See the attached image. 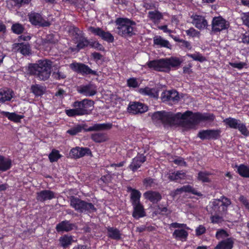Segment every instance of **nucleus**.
Returning a JSON list of instances; mask_svg holds the SVG:
<instances>
[{
	"mask_svg": "<svg viewBox=\"0 0 249 249\" xmlns=\"http://www.w3.org/2000/svg\"><path fill=\"white\" fill-rule=\"evenodd\" d=\"M132 206L133 208L132 216L134 218L138 219L145 216L144 209L141 203L133 205Z\"/></svg>",
	"mask_w": 249,
	"mask_h": 249,
	"instance_id": "cd10ccee",
	"label": "nucleus"
},
{
	"mask_svg": "<svg viewBox=\"0 0 249 249\" xmlns=\"http://www.w3.org/2000/svg\"><path fill=\"white\" fill-rule=\"evenodd\" d=\"M153 42L154 45L159 46L160 47L170 48L171 47L169 42L163 39L160 36H156L154 37Z\"/></svg>",
	"mask_w": 249,
	"mask_h": 249,
	"instance_id": "f704fd0d",
	"label": "nucleus"
},
{
	"mask_svg": "<svg viewBox=\"0 0 249 249\" xmlns=\"http://www.w3.org/2000/svg\"><path fill=\"white\" fill-rule=\"evenodd\" d=\"M53 76L56 80H61L65 79L66 77V75L63 71L58 70L53 72Z\"/></svg>",
	"mask_w": 249,
	"mask_h": 249,
	"instance_id": "8fccbe9b",
	"label": "nucleus"
},
{
	"mask_svg": "<svg viewBox=\"0 0 249 249\" xmlns=\"http://www.w3.org/2000/svg\"><path fill=\"white\" fill-rule=\"evenodd\" d=\"M187 55L191 58H192L195 61H197L200 62H203L204 61H206V58L205 57L203 56L199 52H195L193 54H187Z\"/></svg>",
	"mask_w": 249,
	"mask_h": 249,
	"instance_id": "a18cd8bd",
	"label": "nucleus"
},
{
	"mask_svg": "<svg viewBox=\"0 0 249 249\" xmlns=\"http://www.w3.org/2000/svg\"><path fill=\"white\" fill-rule=\"evenodd\" d=\"M234 240L232 238H228L219 242L214 249H232Z\"/></svg>",
	"mask_w": 249,
	"mask_h": 249,
	"instance_id": "bb28decb",
	"label": "nucleus"
},
{
	"mask_svg": "<svg viewBox=\"0 0 249 249\" xmlns=\"http://www.w3.org/2000/svg\"><path fill=\"white\" fill-rule=\"evenodd\" d=\"M241 18L243 23L246 26L249 27V12L242 14Z\"/></svg>",
	"mask_w": 249,
	"mask_h": 249,
	"instance_id": "bf43d9fd",
	"label": "nucleus"
},
{
	"mask_svg": "<svg viewBox=\"0 0 249 249\" xmlns=\"http://www.w3.org/2000/svg\"><path fill=\"white\" fill-rule=\"evenodd\" d=\"M127 192L130 193V201L132 205L141 203V193L139 190L133 189L131 187H128Z\"/></svg>",
	"mask_w": 249,
	"mask_h": 249,
	"instance_id": "5701e85b",
	"label": "nucleus"
},
{
	"mask_svg": "<svg viewBox=\"0 0 249 249\" xmlns=\"http://www.w3.org/2000/svg\"><path fill=\"white\" fill-rule=\"evenodd\" d=\"M229 236L228 233L224 230L217 231L215 237L217 239H225Z\"/></svg>",
	"mask_w": 249,
	"mask_h": 249,
	"instance_id": "864d4df0",
	"label": "nucleus"
},
{
	"mask_svg": "<svg viewBox=\"0 0 249 249\" xmlns=\"http://www.w3.org/2000/svg\"><path fill=\"white\" fill-rule=\"evenodd\" d=\"M75 227L74 224L71 223L68 220H64L57 224L56 230L58 232H68L73 230Z\"/></svg>",
	"mask_w": 249,
	"mask_h": 249,
	"instance_id": "412c9836",
	"label": "nucleus"
},
{
	"mask_svg": "<svg viewBox=\"0 0 249 249\" xmlns=\"http://www.w3.org/2000/svg\"><path fill=\"white\" fill-rule=\"evenodd\" d=\"M170 227L173 228H184L188 229L189 228L187 227L185 224H180L177 222L172 223L170 224Z\"/></svg>",
	"mask_w": 249,
	"mask_h": 249,
	"instance_id": "e2e57ef3",
	"label": "nucleus"
},
{
	"mask_svg": "<svg viewBox=\"0 0 249 249\" xmlns=\"http://www.w3.org/2000/svg\"><path fill=\"white\" fill-rule=\"evenodd\" d=\"M70 33L72 35L75 43L77 44L76 48L78 50L87 47L89 44V42L84 36V34L76 27H71Z\"/></svg>",
	"mask_w": 249,
	"mask_h": 249,
	"instance_id": "0eeeda50",
	"label": "nucleus"
},
{
	"mask_svg": "<svg viewBox=\"0 0 249 249\" xmlns=\"http://www.w3.org/2000/svg\"><path fill=\"white\" fill-rule=\"evenodd\" d=\"M118 25L117 33L123 36H130L134 34V26L136 25L134 21L127 18H118L116 21Z\"/></svg>",
	"mask_w": 249,
	"mask_h": 249,
	"instance_id": "423d86ee",
	"label": "nucleus"
},
{
	"mask_svg": "<svg viewBox=\"0 0 249 249\" xmlns=\"http://www.w3.org/2000/svg\"><path fill=\"white\" fill-rule=\"evenodd\" d=\"M182 62V60L178 57H171L149 61L147 62L146 65L148 68L155 71L168 72L172 67L179 66Z\"/></svg>",
	"mask_w": 249,
	"mask_h": 249,
	"instance_id": "7ed1b4c3",
	"label": "nucleus"
},
{
	"mask_svg": "<svg viewBox=\"0 0 249 249\" xmlns=\"http://www.w3.org/2000/svg\"><path fill=\"white\" fill-rule=\"evenodd\" d=\"M12 165L11 160L0 155V172H5L9 170Z\"/></svg>",
	"mask_w": 249,
	"mask_h": 249,
	"instance_id": "7c9ffc66",
	"label": "nucleus"
},
{
	"mask_svg": "<svg viewBox=\"0 0 249 249\" xmlns=\"http://www.w3.org/2000/svg\"><path fill=\"white\" fill-rule=\"evenodd\" d=\"M237 171L239 174L244 178H249V166L241 164L237 166Z\"/></svg>",
	"mask_w": 249,
	"mask_h": 249,
	"instance_id": "ea45409f",
	"label": "nucleus"
},
{
	"mask_svg": "<svg viewBox=\"0 0 249 249\" xmlns=\"http://www.w3.org/2000/svg\"><path fill=\"white\" fill-rule=\"evenodd\" d=\"M61 246L64 248L68 247L71 244L73 239L71 236L64 235L59 239Z\"/></svg>",
	"mask_w": 249,
	"mask_h": 249,
	"instance_id": "4c0bfd02",
	"label": "nucleus"
},
{
	"mask_svg": "<svg viewBox=\"0 0 249 249\" xmlns=\"http://www.w3.org/2000/svg\"><path fill=\"white\" fill-rule=\"evenodd\" d=\"M192 23L196 28L198 29H202L206 28L208 25L207 20L202 16L195 15L191 16Z\"/></svg>",
	"mask_w": 249,
	"mask_h": 249,
	"instance_id": "a211bd4d",
	"label": "nucleus"
},
{
	"mask_svg": "<svg viewBox=\"0 0 249 249\" xmlns=\"http://www.w3.org/2000/svg\"><path fill=\"white\" fill-rule=\"evenodd\" d=\"M175 163L179 165H185L186 162L184 161L182 158H178L174 160Z\"/></svg>",
	"mask_w": 249,
	"mask_h": 249,
	"instance_id": "774afa93",
	"label": "nucleus"
},
{
	"mask_svg": "<svg viewBox=\"0 0 249 249\" xmlns=\"http://www.w3.org/2000/svg\"><path fill=\"white\" fill-rule=\"evenodd\" d=\"M70 67L73 71L83 75H96V71L92 70L88 66L82 63H73L70 65Z\"/></svg>",
	"mask_w": 249,
	"mask_h": 249,
	"instance_id": "f8f14e48",
	"label": "nucleus"
},
{
	"mask_svg": "<svg viewBox=\"0 0 249 249\" xmlns=\"http://www.w3.org/2000/svg\"><path fill=\"white\" fill-rule=\"evenodd\" d=\"M54 197V193L53 192L45 190L37 193L36 199L38 201L43 202L47 200H51Z\"/></svg>",
	"mask_w": 249,
	"mask_h": 249,
	"instance_id": "393cba45",
	"label": "nucleus"
},
{
	"mask_svg": "<svg viewBox=\"0 0 249 249\" xmlns=\"http://www.w3.org/2000/svg\"><path fill=\"white\" fill-rule=\"evenodd\" d=\"M143 196L146 199L149 200L153 203H157L162 198L160 194L156 191H148L143 194Z\"/></svg>",
	"mask_w": 249,
	"mask_h": 249,
	"instance_id": "4be33fe9",
	"label": "nucleus"
},
{
	"mask_svg": "<svg viewBox=\"0 0 249 249\" xmlns=\"http://www.w3.org/2000/svg\"><path fill=\"white\" fill-rule=\"evenodd\" d=\"M107 236L111 239L119 240L121 238L120 231L116 228L108 227L107 229Z\"/></svg>",
	"mask_w": 249,
	"mask_h": 249,
	"instance_id": "2f4dec72",
	"label": "nucleus"
},
{
	"mask_svg": "<svg viewBox=\"0 0 249 249\" xmlns=\"http://www.w3.org/2000/svg\"><path fill=\"white\" fill-rule=\"evenodd\" d=\"M188 233L184 229L176 230L173 233L174 238L178 240L186 241Z\"/></svg>",
	"mask_w": 249,
	"mask_h": 249,
	"instance_id": "72a5a7b5",
	"label": "nucleus"
},
{
	"mask_svg": "<svg viewBox=\"0 0 249 249\" xmlns=\"http://www.w3.org/2000/svg\"><path fill=\"white\" fill-rule=\"evenodd\" d=\"M90 137L93 141L97 143L103 142L108 140L107 134L102 132H96L92 133Z\"/></svg>",
	"mask_w": 249,
	"mask_h": 249,
	"instance_id": "473e14b6",
	"label": "nucleus"
},
{
	"mask_svg": "<svg viewBox=\"0 0 249 249\" xmlns=\"http://www.w3.org/2000/svg\"><path fill=\"white\" fill-rule=\"evenodd\" d=\"M127 109L129 113L137 114L146 112L148 108L143 103L138 102H133L129 103Z\"/></svg>",
	"mask_w": 249,
	"mask_h": 249,
	"instance_id": "2eb2a0df",
	"label": "nucleus"
},
{
	"mask_svg": "<svg viewBox=\"0 0 249 249\" xmlns=\"http://www.w3.org/2000/svg\"><path fill=\"white\" fill-rule=\"evenodd\" d=\"M226 214H222L219 213L218 212H215L213 215H212L210 217L211 222L213 224H219L224 221V216Z\"/></svg>",
	"mask_w": 249,
	"mask_h": 249,
	"instance_id": "79ce46f5",
	"label": "nucleus"
},
{
	"mask_svg": "<svg viewBox=\"0 0 249 249\" xmlns=\"http://www.w3.org/2000/svg\"><path fill=\"white\" fill-rule=\"evenodd\" d=\"M90 46L94 48H97L99 50H102L103 48V46L98 42H92L89 43Z\"/></svg>",
	"mask_w": 249,
	"mask_h": 249,
	"instance_id": "69168bd1",
	"label": "nucleus"
},
{
	"mask_svg": "<svg viewBox=\"0 0 249 249\" xmlns=\"http://www.w3.org/2000/svg\"><path fill=\"white\" fill-rule=\"evenodd\" d=\"M89 31L108 42L111 43L114 41V36L109 32H105L100 28L90 26L89 28Z\"/></svg>",
	"mask_w": 249,
	"mask_h": 249,
	"instance_id": "ddd939ff",
	"label": "nucleus"
},
{
	"mask_svg": "<svg viewBox=\"0 0 249 249\" xmlns=\"http://www.w3.org/2000/svg\"><path fill=\"white\" fill-rule=\"evenodd\" d=\"M143 6L146 9H155L156 8V5L155 4L151 2L145 3Z\"/></svg>",
	"mask_w": 249,
	"mask_h": 249,
	"instance_id": "338daca9",
	"label": "nucleus"
},
{
	"mask_svg": "<svg viewBox=\"0 0 249 249\" xmlns=\"http://www.w3.org/2000/svg\"><path fill=\"white\" fill-rule=\"evenodd\" d=\"M231 204V200L222 196L220 198L214 200L213 202V209L215 212H218L222 214H226L227 213L228 207Z\"/></svg>",
	"mask_w": 249,
	"mask_h": 249,
	"instance_id": "1a4fd4ad",
	"label": "nucleus"
},
{
	"mask_svg": "<svg viewBox=\"0 0 249 249\" xmlns=\"http://www.w3.org/2000/svg\"><path fill=\"white\" fill-rule=\"evenodd\" d=\"M138 92L140 94L144 96H148L152 98H158V92L155 88H151L148 87H145L143 88H140L138 89Z\"/></svg>",
	"mask_w": 249,
	"mask_h": 249,
	"instance_id": "c85d7f7f",
	"label": "nucleus"
},
{
	"mask_svg": "<svg viewBox=\"0 0 249 249\" xmlns=\"http://www.w3.org/2000/svg\"><path fill=\"white\" fill-rule=\"evenodd\" d=\"M152 119L154 122L161 123L164 124L180 125L186 129L195 128L201 122H212L215 116L210 113H193L187 111L184 113L173 114L164 111L153 113Z\"/></svg>",
	"mask_w": 249,
	"mask_h": 249,
	"instance_id": "f257e3e1",
	"label": "nucleus"
},
{
	"mask_svg": "<svg viewBox=\"0 0 249 249\" xmlns=\"http://www.w3.org/2000/svg\"><path fill=\"white\" fill-rule=\"evenodd\" d=\"M186 177V174L182 171L173 172L169 174L168 178L172 181H177L178 179H184Z\"/></svg>",
	"mask_w": 249,
	"mask_h": 249,
	"instance_id": "e433bc0d",
	"label": "nucleus"
},
{
	"mask_svg": "<svg viewBox=\"0 0 249 249\" xmlns=\"http://www.w3.org/2000/svg\"><path fill=\"white\" fill-rule=\"evenodd\" d=\"M58 41L57 36L52 34H49L46 36L44 39V43L45 44L54 45Z\"/></svg>",
	"mask_w": 249,
	"mask_h": 249,
	"instance_id": "c03bdc74",
	"label": "nucleus"
},
{
	"mask_svg": "<svg viewBox=\"0 0 249 249\" xmlns=\"http://www.w3.org/2000/svg\"><path fill=\"white\" fill-rule=\"evenodd\" d=\"M31 90L36 96H39L44 93L45 89L43 87L38 84H35L31 86Z\"/></svg>",
	"mask_w": 249,
	"mask_h": 249,
	"instance_id": "a19ab883",
	"label": "nucleus"
},
{
	"mask_svg": "<svg viewBox=\"0 0 249 249\" xmlns=\"http://www.w3.org/2000/svg\"><path fill=\"white\" fill-rule=\"evenodd\" d=\"M239 200L244 205L247 209L249 210V201L243 196H240L239 198Z\"/></svg>",
	"mask_w": 249,
	"mask_h": 249,
	"instance_id": "680f3d73",
	"label": "nucleus"
},
{
	"mask_svg": "<svg viewBox=\"0 0 249 249\" xmlns=\"http://www.w3.org/2000/svg\"><path fill=\"white\" fill-rule=\"evenodd\" d=\"M112 124L110 123L103 124H95L92 126H89L86 131H99L102 130H109L112 127Z\"/></svg>",
	"mask_w": 249,
	"mask_h": 249,
	"instance_id": "b1692460",
	"label": "nucleus"
},
{
	"mask_svg": "<svg viewBox=\"0 0 249 249\" xmlns=\"http://www.w3.org/2000/svg\"><path fill=\"white\" fill-rule=\"evenodd\" d=\"M13 50L15 52H19L24 55L31 53L30 47L28 43H14L13 45Z\"/></svg>",
	"mask_w": 249,
	"mask_h": 249,
	"instance_id": "6ab92c4d",
	"label": "nucleus"
},
{
	"mask_svg": "<svg viewBox=\"0 0 249 249\" xmlns=\"http://www.w3.org/2000/svg\"><path fill=\"white\" fill-rule=\"evenodd\" d=\"M70 206L77 212L81 213L89 214L95 212L97 210L92 203L73 196L70 198Z\"/></svg>",
	"mask_w": 249,
	"mask_h": 249,
	"instance_id": "39448f33",
	"label": "nucleus"
},
{
	"mask_svg": "<svg viewBox=\"0 0 249 249\" xmlns=\"http://www.w3.org/2000/svg\"><path fill=\"white\" fill-rule=\"evenodd\" d=\"M127 85L129 87L136 88L139 86V83L135 78H130L127 80Z\"/></svg>",
	"mask_w": 249,
	"mask_h": 249,
	"instance_id": "5fc2aeb1",
	"label": "nucleus"
},
{
	"mask_svg": "<svg viewBox=\"0 0 249 249\" xmlns=\"http://www.w3.org/2000/svg\"><path fill=\"white\" fill-rule=\"evenodd\" d=\"M220 129H207L200 131L197 136L201 140L217 139L220 137Z\"/></svg>",
	"mask_w": 249,
	"mask_h": 249,
	"instance_id": "9b49d317",
	"label": "nucleus"
},
{
	"mask_svg": "<svg viewBox=\"0 0 249 249\" xmlns=\"http://www.w3.org/2000/svg\"><path fill=\"white\" fill-rule=\"evenodd\" d=\"M223 122L231 128L237 129L244 136L246 137L249 136V131L248 130L246 124L241 123L240 120L229 117L224 119Z\"/></svg>",
	"mask_w": 249,
	"mask_h": 249,
	"instance_id": "6e6552de",
	"label": "nucleus"
},
{
	"mask_svg": "<svg viewBox=\"0 0 249 249\" xmlns=\"http://www.w3.org/2000/svg\"><path fill=\"white\" fill-rule=\"evenodd\" d=\"M229 65L233 68L241 70L246 66V63L243 62H240L238 63L230 62Z\"/></svg>",
	"mask_w": 249,
	"mask_h": 249,
	"instance_id": "13d9d810",
	"label": "nucleus"
},
{
	"mask_svg": "<svg viewBox=\"0 0 249 249\" xmlns=\"http://www.w3.org/2000/svg\"><path fill=\"white\" fill-rule=\"evenodd\" d=\"M14 2L15 5L20 7L24 5L28 4L31 0H12Z\"/></svg>",
	"mask_w": 249,
	"mask_h": 249,
	"instance_id": "4d7b16f0",
	"label": "nucleus"
},
{
	"mask_svg": "<svg viewBox=\"0 0 249 249\" xmlns=\"http://www.w3.org/2000/svg\"><path fill=\"white\" fill-rule=\"evenodd\" d=\"M185 33L187 36L192 37L197 36L199 35V32L194 28H191L189 29L186 30Z\"/></svg>",
	"mask_w": 249,
	"mask_h": 249,
	"instance_id": "6e6d98bb",
	"label": "nucleus"
},
{
	"mask_svg": "<svg viewBox=\"0 0 249 249\" xmlns=\"http://www.w3.org/2000/svg\"><path fill=\"white\" fill-rule=\"evenodd\" d=\"M83 129V126L81 124H77L67 131V133L71 135H75L81 132Z\"/></svg>",
	"mask_w": 249,
	"mask_h": 249,
	"instance_id": "49530a36",
	"label": "nucleus"
},
{
	"mask_svg": "<svg viewBox=\"0 0 249 249\" xmlns=\"http://www.w3.org/2000/svg\"><path fill=\"white\" fill-rule=\"evenodd\" d=\"M53 62L48 59L39 60L36 63L30 64L28 66V71L40 80L45 81L51 75Z\"/></svg>",
	"mask_w": 249,
	"mask_h": 249,
	"instance_id": "f03ea898",
	"label": "nucleus"
},
{
	"mask_svg": "<svg viewBox=\"0 0 249 249\" xmlns=\"http://www.w3.org/2000/svg\"><path fill=\"white\" fill-rule=\"evenodd\" d=\"M70 154L72 158L77 159L86 155H91V152L88 147H76L71 149Z\"/></svg>",
	"mask_w": 249,
	"mask_h": 249,
	"instance_id": "dca6fc26",
	"label": "nucleus"
},
{
	"mask_svg": "<svg viewBox=\"0 0 249 249\" xmlns=\"http://www.w3.org/2000/svg\"><path fill=\"white\" fill-rule=\"evenodd\" d=\"M183 189L185 190V192H191L193 194L196 195L197 196H202L201 193L197 192L196 189L190 185L183 186Z\"/></svg>",
	"mask_w": 249,
	"mask_h": 249,
	"instance_id": "603ef678",
	"label": "nucleus"
},
{
	"mask_svg": "<svg viewBox=\"0 0 249 249\" xmlns=\"http://www.w3.org/2000/svg\"><path fill=\"white\" fill-rule=\"evenodd\" d=\"M78 92L86 96H92L97 93L96 86L92 83L81 85L77 88Z\"/></svg>",
	"mask_w": 249,
	"mask_h": 249,
	"instance_id": "4468645a",
	"label": "nucleus"
},
{
	"mask_svg": "<svg viewBox=\"0 0 249 249\" xmlns=\"http://www.w3.org/2000/svg\"><path fill=\"white\" fill-rule=\"evenodd\" d=\"M143 184L147 188L154 187L156 185L154 179L151 178H147L144 179Z\"/></svg>",
	"mask_w": 249,
	"mask_h": 249,
	"instance_id": "3c124183",
	"label": "nucleus"
},
{
	"mask_svg": "<svg viewBox=\"0 0 249 249\" xmlns=\"http://www.w3.org/2000/svg\"><path fill=\"white\" fill-rule=\"evenodd\" d=\"M61 157L58 150L53 149L49 155V159L51 162L57 161Z\"/></svg>",
	"mask_w": 249,
	"mask_h": 249,
	"instance_id": "de8ad7c7",
	"label": "nucleus"
},
{
	"mask_svg": "<svg viewBox=\"0 0 249 249\" xmlns=\"http://www.w3.org/2000/svg\"><path fill=\"white\" fill-rule=\"evenodd\" d=\"M148 18L154 23H159L163 16L159 11L154 10L148 13Z\"/></svg>",
	"mask_w": 249,
	"mask_h": 249,
	"instance_id": "c756f323",
	"label": "nucleus"
},
{
	"mask_svg": "<svg viewBox=\"0 0 249 249\" xmlns=\"http://www.w3.org/2000/svg\"><path fill=\"white\" fill-rule=\"evenodd\" d=\"M211 175L210 173L207 171H200L198 173L197 179L202 182L209 183L211 182L209 177Z\"/></svg>",
	"mask_w": 249,
	"mask_h": 249,
	"instance_id": "58836bf2",
	"label": "nucleus"
},
{
	"mask_svg": "<svg viewBox=\"0 0 249 249\" xmlns=\"http://www.w3.org/2000/svg\"><path fill=\"white\" fill-rule=\"evenodd\" d=\"M0 113L2 115L7 117L8 119L16 123L20 122V120L23 118V116L19 115L15 113H10L3 111Z\"/></svg>",
	"mask_w": 249,
	"mask_h": 249,
	"instance_id": "c9c22d12",
	"label": "nucleus"
},
{
	"mask_svg": "<svg viewBox=\"0 0 249 249\" xmlns=\"http://www.w3.org/2000/svg\"><path fill=\"white\" fill-rule=\"evenodd\" d=\"M94 102L85 99L82 101H76L72 104V109H67L65 112L69 117L83 116L90 114L93 109Z\"/></svg>",
	"mask_w": 249,
	"mask_h": 249,
	"instance_id": "20e7f679",
	"label": "nucleus"
},
{
	"mask_svg": "<svg viewBox=\"0 0 249 249\" xmlns=\"http://www.w3.org/2000/svg\"><path fill=\"white\" fill-rule=\"evenodd\" d=\"M146 160L145 157L143 154L138 155L135 157L129 166V168L133 171H136Z\"/></svg>",
	"mask_w": 249,
	"mask_h": 249,
	"instance_id": "aec40b11",
	"label": "nucleus"
},
{
	"mask_svg": "<svg viewBox=\"0 0 249 249\" xmlns=\"http://www.w3.org/2000/svg\"><path fill=\"white\" fill-rule=\"evenodd\" d=\"M229 26L227 21L220 17H214L212 21V29L214 32H220L227 29Z\"/></svg>",
	"mask_w": 249,
	"mask_h": 249,
	"instance_id": "f3484780",
	"label": "nucleus"
},
{
	"mask_svg": "<svg viewBox=\"0 0 249 249\" xmlns=\"http://www.w3.org/2000/svg\"><path fill=\"white\" fill-rule=\"evenodd\" d=\"M14 92L12 90L8 89H0V103H3L6 101H10L13 97Z\"/></svg>",
	"mask_w": 249,
	"mask_h": 249,
	"instance_id": "a878e982",
	"label": "nucleus"
},
{
	"mask_svg": "<svg viewBox=\"0 0 249 249\" xmlns=\"http://www.w3.org/2000/svg\"><path fill=\"white\" fill-rule=\"evenodd\" d=\"M206 231V228L203 225H199L196 230V235H200Z\"/></svg>",
	"mask_w": 249,
	"mask_h": 249,
	"instance_id": "0e129e2a",
	"label": "nucleus"
},
{
	"mask_svg": "<svg viewBox=\"0 0 249 249\" xmlns=\"http://www.w3.org/2000/svg\"><path fill=\"white\" fill-rule=\"evenodd\" d=\"M179 46L183 49H187L188 50H191L192 48L190 43L183 39L180 42Z\"/></svg>",
	"mask_w": 249,
	"mask_h": 249,
	"instance_id": "052dcab7",
	"label": "nucleus"
},
{
	"mask_svg": "<svg viewBox=\"0 0 249 249\" xmlns=\"http://www.w3.org/2000/svg\"><path fill=\"white\" fill-rule=\"evenodd\" d=\"M29 19L30 22L34 25L38 27H49L51 23L44 19L40 14L31 12L29 14Z\"/></svg>",
	"mask_w": 249,
	"mask_h": 249,
	"instance_id": "9d476101",
	"label": "nucleus"
},
{
	"mask_svg": "<svg viewBox=\"0 0 249 249\" xmlns=\"http://www.w3.org/2000/svg\"><path fill=\"white\" fill-rule=\"evenodd\" d=\"M13 32L16 34H20L24 30V28L22 25L19 23L14 24L11 27Z\"/></svg>",
	"mask_w": 249,
	"mask_h": 249,
	"instance_id": "09e8293b",
	"label": "nucleus"
},
{
	"mask_svg": "<svg viewBox=\"0 0 249 249\" xmlns=\"http://www.w3.org/2000/svg\"><path fill=\"white\" fill-rule=\"evenodd\" d=\"M165 96L168 101H178L179 98L178 92L175 90L168 91Z\"/></svg>",
	"mask_w": 249,
	"mask_h": 249,
	"instance_id": "37998d69",
	"label": "nucleus"
}]
</instances>
